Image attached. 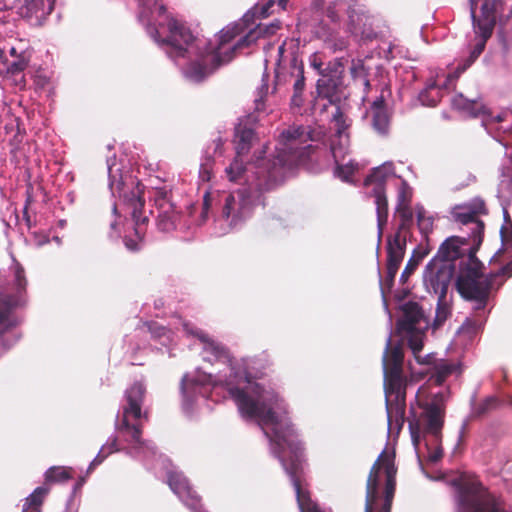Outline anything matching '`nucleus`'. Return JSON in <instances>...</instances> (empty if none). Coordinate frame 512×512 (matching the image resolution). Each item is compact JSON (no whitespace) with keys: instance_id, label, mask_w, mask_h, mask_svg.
I'll return each instance as SVG.
<instances>
[{"instance_id":"46","label":"nucleus","mask_w":512,"mask_h":512,"mask_svg":"<svg viewBox=\"0 0 512 512\" xmlns=\"http://www.w3.org/2000/svg\"><path fill=\"white\" fill-rule=\"evenodd\" d=\"M496 400L494 398H489L486 400L485 405L488 408L490 405L494 404Z\"/></svg>"},{"instance_id":"20","label":"nucleus","mask_w":512,"mask_h":512,"mask_svg":"<svg viewBox=\"0 0 512 512\" xmlns=\"http://www.w3.org/2000/svg\"><path fill=\"white\" fill-rule=\"evenodd\" d=\"M430 362L422 363L417 362L420 365L431 366L432 374L430 379L437 385H441L449 376L459 372V364L447 360H436L433 353Z\"/></svg>"},{"instance_id":"13","label":"nucleus","mask_w":512,"mask_h":512,"mask_svg":"<svg viewBox=\"0 0 512 512\" xmlns=\"http://www.w3.org/2000/svg\"><path fill=\"white\" fill-rule=\"evenodd\" d=\"M254 138L255 135L251 128L241 124L235 128L234 143L236 156L225 169V174L229 181L239 182L245 174L249 173L250 170L244 165L242 156L248 153Z\"/></svg>"},{"instance_id":"2","label":"nucleus","mask_w":512,"mask_h":512,"mask_svg":"<svg viewBox=\"0 0 512 512\" xmlns=\"http://www.w3.org/2000/svg\"><path fill=\"white\" fill-rule=\"evenodd\" d=\"M140 8L139 20L146 23L147 32L155 42L168 45L166 52L169 57H199L183 69L185 78L194 83L202 81L211 72L206 65L208 61L216 62V65L228 63L237 51L249 47L263 35L279 28L274 23L270 27L258 25L233 43L234 38L242 34L246 27L244 20L230 23L215 36V44H210L204 55L200 53V48L206 46V43L194 38L184 25L166 15L165 7L157 0H140Z\"/></svg>"},{"instance_id":"32","label":"nucleus","mask_w":512,"mask_h":512,"mask_svg":"<svg viewBox=\"0 0 512 512\" xmlns=\"http://www.w3.org/2000/svg\"><path fill=\"white\" fill-rule=\"evenodd\" d=\"M292 65H293V68H294L293 75L296 77L295 82H294L295 94H294V97H293V102L296 103L298 95L304 89L305 79H304V74H303L302 63H299L296 57H294L292 59Z\"/></svg>"},{"instance_id":"26","label":"nucleus","mask_w":512,"mask_h":512,"mask_svg":"<svg viewBox=\"0 0 512 512\" xmlns=\"http://www.w3.org/2000/svg\"><path fill=\"white\" fill-rule=\"evenodd\" d=\"M48 489L37 487L26 499L23 504L22 512H41L40 505L47 495Z\"/></svg>"},{"instance_id":"29","label":"nucleus","mask_w":512,"mask_h":512,"mask_svg":"<svg viewBox=\"0 0 512 512\" xmlns=\"http://www.w3.org/2000/svg\"><path fill=\"white\" fill-rule=\"evenodd\" d=\"M428 254V251L426 249H415L412 257L407 262L403 272L400 276V281L402 283H405L409 276L414 272L416 267L418 266L419 262Z\"/></svg>"},{"instance_id":"15","label":"nucleus","mask_w":512,"mask_h":512,"mask_svg":"<svg viewBox=\"0 0 512 512\" xmlns=\"http://www.w3.org/2000/svg\"><path fill=\"white\" fill-rule=\"evenodd\" d=\"M16 295L0 299V335L6 332L9 328L16 325V320L11 318L9 310L25 303V286L26 280L23 269L16 264L14 270Z\"/></svg>"},{"instance_id":"41","label":"nucleus","mask_w":512,"mask_h":512,"mask_svg":"<svg viewBox=\"0 0 512 512\" xmlns=\"http://www.w3.org/2000/svg\"><path fill=\"white\" fill-rule=\"evenodd\" d=\"M124 243L128 250L136 251L140 248V237L137 235L136 240L125 238Z\"/></svg>"},{"instance_id":"53","label":"nucleus","mask_w":512,"mask_h":512,"mask_svg":"<svg viewBox=\"0 0 512 512\" xmlns=\"http://www.w3.org/2000/svg\"><path fill=\"white\" fill-rule=\"evenodd\" d=\"M495 119H496L498 122H499V121H501V117H500V115L496 116V118H495Z\"/></svg>"},{"instance_id":"11","label":"nucleus","mask_w":512,"mask_h":512,"mask_svg":"<svg viewBox=\"0 0 512 512\" xmlns=\"http://www.w3.org/2000/svg\"><path fill=\"white\" fill-rule=\"evenodd\" d=\"M491 286L492 284L475 267L461 270L456 282L460 295L466 300L475 301L476 309L485 306Z\"/></svg>"},{"instance_id":"44","label":"nucleus","mask_w":512,"mask_h":512,"mask_svg":"<svg viewBox=\"0 0 512 512\" xmlns=\"http://www.w3.org/2000/svg\"><path fill=\"white\" fill-rule=\"evenodd\" d=\"M210 207V203H209V195L208 194H205L204 196V202H203V215L206 216L207 214V211Z\"/></svg>"},{"instance_id":"17","label":"nucleus","mask_w":512,"mask_h":512,"mask_svg":"<svg viewBox=\"0 0 512 512\" xmlns=\"http://www.w3.org/2000/svg\"><path fill=\"white\" fill-rule=\"evenodd\" d=\"M153 198L155 207L158 210V228L164 232L173 230L176 227L177 213L168 197V192L163 188L156 189Z\"/></svg>"},{"instance_id":"34","label":"nucleus","mask_w":512,"mask_h":512,"mask_svg":"<svg viewBox=\"0 0 512 512\" xmlns=\"http://www.w3.org/2000/svg\"><path fill=\"white\" fill-rule=\"evenodd\" d=\"M417 222L418 227L423 233H427L432 229L433 218L426 214V211L423 207H417Z\"/></svg>"},{"instance_id":"38","label":"nucleus","mask_w":512,"mask_h":512,"mask_svg":"<svg viewBox=\"0 0 512 512\" xmlns=\"http://www.w3.org/2000/svg\"><path fill=\"white\" fill-rule=\"evenodd\" d=\"M150 330L154 337L159 338V339H162V338L164 339L162 341L163 345H167L166 340L170 341V331L167 330L165 327L159 326L157 324H153L150 327Z\"/></svg>"},{"instance_id":"55","label":"nucleus","mask_w":512,"mask_h":512,"mask_svg":"<svg viewBox=\"0 0 512 512\" xmlns=\"http://www.w3.org/2000/svg\"><path fill=\"white\" fill-rule=\"evenodd\" d=\"M352 33H353V34H358V31H357L356 29H353V30H352Z\"/></svg>"},{"instance_id":"24","label":"nucleus","mask_w":512,"mask_h":512,"mask_svg":"<svg viewBox=\"0 0 512 512\" xmlns=\"http://www.w3.org/2000/svg\"><path fill=\"white\" fill-rule=\"evenodd\" d=\"M452 106L471 117L478 116L484 109L481 103L475 100H469L462 94L456 95L452 99Z\"/></svg>"},{"instance_id":"14","label":"nucleus","mask_w":512,"mask_h":512,"mask_svg":"<svg viewBox=\"0 0 512 512\" xmlns=\"http://www.w3.org/2000/svg\"><path fill=\"white\" fill-rule=\"evenodd\" d=\"M485 213V203L479 198H475L469 203L456 206L452 210V215L458 223L469 226V238H471L473 244L479 245L482 241L484 224L478 218Z\"/></svg>"},{"instance_id":"40","label":"nucleus","mask_w":512,"mask_h":512,"mask_svg":"<svg viewBox=\"0 0 512 512\" xmlns=\"http://www.w3.org/2000/svg\"><path fill=\"white\" fill-rule=\"evenodd\" d=\"M477 329H478V325L474 321L467 319L462 324V326L459 328L458 333L459 334H465V333L471 334V333L476 332Z\"/></svg>"},{"instance_id":"22","label":"nucleus","mask_w":512,"mask_h":512,"mask_svg":"<svg viewBox=\"0 0 512 512\" xmlns=\"http://www.w3.org/2000/svg\"><path fill=\"white\" fill-rule=\"evenodd\" d=\"M405 237L397 232L394 236L388 239L387 243V266L399 267L405 253Z\"/></svg>"},{"instance_id":"16","label":"nucleus","mask_w":512,"mask_h":512,"mask_svg":"<svg viewBox=\"0 0 512 512\" xmlns=\"http://www.w3.org/2000/svg\"><path fill=\"white\" fill-rule=\"evenodd\" d=\"M166 469L168 485L178 498L193 512H204L198 509L199 498L191 489L188 480L183 474L172 468L170 463L166 466Z\"/></svg>"},{"instance_id":"45","label":"nucleus","mask_w":512,"mask_h":512,"mask_svg":"<svg viewBox=\"0 0 512 512\" xmlns=\"http://www.w3.org/2000/svg\"><path fill=\"white\" fill-rule=\"evenodd\" d=\"M200 176L203 180H209V178H210L209 171L205 166H202V168L200 170Z\"/></svg>"},{"instance_id":"25","label":"nucleus","mask_w":512,"mask_h":512,"mask_svg":"<svg viewBox=\"0 0 512 512\" xmlns=\"http://www.w3.org/2000/svg\"><path fill=\"white\" fill-rule=\"evenodd\" d=\"M27 66V61L23 57H15L13 60L5 58L4 50L0 49V75H15L22 72Z\"/></svg>"},{"instance_id":"21","label":"nucleus","mask_w":512,"mask_h":512,"mask_svg":"<svg viewBox=\"0 0 512 512\" xmlns=\"http://www.w3.org/2000/svg\"><path fill=\"white\" fill-rule=\"evenodd\" d=\"M471 238L452 236L447 238L442 245L439 247L437 255L440 259L447 260L452 263L453 260L457 259L462 255V246L468 244Z\"/></svg>"},{"instance_id":"54","label":"nucleus","mask_w":512,"mask_h":512,"mask_svg":"<svg viewBox=\"0 0 512 512\" xmlns=\"http://www.w3.org/2000/svg\"><path fill=\"white\" fill-rule=\"evenodd\" d=\"M113 213L116 214L117 213V208L116 206L113 207Z\"/></svg>"},{"instance_id":"18","label":"nucleus","mask_w":512,"mask_h":512,"mask_svg":"<svg viewBox=\"0 0 512 512\" xmlns=\"http://www.w3.org/2000/svg\"><path fill=\"white\" fill-rule=\"evenodd\" d=\"M107 169L109 176V188L113 195L116 193L120 197H124L128 201L131 202L133 207H142L143 202L141 200V190L139 184H137L136 190L131 193V196L128 197L125 191L126 183L123 181L122 175L119 173L120 169L116 167L115 159L108 158L107 159Z\"/></svg>"},{"instance_id":"42","label":"nucleus","mask_w":512,"mask_h":512,"mask_svg":"<svg viewBox=\"0 0 512 512\" xmlns=\"http://www.w3.org/2000/svg\"><path fill=\"white\" fill-rule=\"evenodd\" d=\"M285 51V43L280 45L277 49V59H276V77L279 78V66H280V58L282 57L283 53Z\"/></svg>"},{"instance_id":"43","label":"nucleus","mask_w":512,"mask_h":512,"mask_svg":"<svg viewBox=\"0 0 512 512\" xmlns=\"http://www.w3.org/2000/svg\"><path fill=\"white\" fill-rule=\"evenodd\" d=\"M399 267L396 266H387V278L390 282H393Z\"/></svg>"},{"instance_id":"37","label":"nucleus","mask_w":512,"mask_h":512,"mask_svg":"<svg viewBox=\"0 0 512 512\" xmlns=\"http://www.w3.org/2000/svg\"><path fill=\"white\" fill-rule=\"evenodd\" d=\"M412 197L410 187L403 182L398 190V204L397 206H409Z\"/></svg>"},{"instance_id":"28","label":"nucleus","mask_w":512,"mask_h":512,"mask_svg":"<svg viewBox=\"0 0 512 512\" xmlns=\"http://www.w3.org/2000/svg\"><path fill=\"white\" fill-rule=\"evenodd\" d=\"M336 86L330 79H319L317 81V92L319 98L327 99L330 104H334L337 100L335 95Z\"/></svg>"},{"instance_id":"50","label":"nucleus","mask_w":512,"mask_h":512,"mask_svg":"<svg viewBox=\"0 0 512 512\" xmlns=\"http://www.w3.org/2000/svg\"><path fill=\"white\" fill-rule=\"evenodd\" d=\"M345 45H346V44L343 42V43H341V45H340L339 47H337L336 49H340V50H341V49H343V48L345 47Z\"/></svg>"},{"instance_id":"23","label":"nucleus","mask_w":512,"mask_h":512,"mask_svg":"<svg viewBox=\"0 0 512 512\" xmlns=\"http://www.w3.org/2000/svg\"><path fill=\"white\" fill-rule=\"evenodd\" d=\"M371 112L374 130L381 135L386 134L389 129V117L383 99H377L373 102Z\"/></svg>"},{"instance_id":"10","label":"nucleus","mask_w":512,"mask_h":512,"mask_svg":"<svg viewBox=\"0 0 512 512\" xmlns=\"http://www.w3.org/2000/svg\"><path fill=\"white\" fill-rule=\"evenodd\" d=\"M393 173V164L391 162H385L381 166L376 167L364 181L367 193L375 198L379 240L381 237L383 225L387 221V199L385 195L384 184L386 178Z\"/></svg>"},{"instance_id":"56","label":"nucleus","mask_w":512,"mask_h":512,"mask_svg":"<svg viewBox=\"0 0 512 512\" xmlns=\"http://www.w3.org/2000/svg\"><path fill=\"white\" fill-rule=\"evenodd\" d=\"M262 14H263L264 16H265V15H267V10L265 9V10L262 12Z\"/></svg>"},{"instance_id":"1","label":"nucleus","mask_w":512,"mask_h":512,"mask_svg":"<svg viewBox=\"0 0 512 512\" xmlns=\"http://www.w3.org/2000/svg\"><path fill=\"white\" fill-rule=\"evenodd\" d=\"M184 330L195 335L202 346L204 361L218 364L217 371L196 370L182 378L183 409L193 411L206 393V385L222 386L237 406L240 416L255 421L270 441L273 454L280 460L294 487L300 512H321L300 481L303 448L289 418L286 404L271 387L258 382L252 359H235L207 334L183 324ZM395 453L382 451L374 462L366 483L364 512H390L396 486Z\"/></svg>"},{"instance_id":"36","label":"nucleus","mask_w":512,"mask_h":512,"mask_svg":"<svg viewBox=\"0 0 512 512\" xmlns=\"http://www.w3.org/2000/svg\"><path fill=\"white\" fill-rule=\"evenodd\" d=\"M500 232H501L503 247H504L505 251H507L509 253V255L512 257V239L506 238V236L504 235L503 227ZM501 273L503 275L512 276V259H511V262L507 266H505L501 269Z\"/></svg>"},{"instance_id":"33","label":"nucleus","mask_w":512,"mask_h":512,"mask_svg":"<svg viewBox=\"0 0 512 512\" xmlns=\"http://www.w3.org/2000/svg\"><path fill=\"white\" fill-rule=\"evenodd\" d=\"M449 314H450V307H449V303L447 301V295H445L443 297L438 296L435 322L437 324H442L448 318Z\"/></svg>"},{"instance_id":"6","label":"nucleus","mask_w":512,"mask_h":512,"mask_svg":"<svg viewBox=\"0 0 512 512\" xmlns=\"http://www.w3.org/2000/svg\"><path fill=\"white\" fill-rule=\"evenodd\" d=\"M145 387L141 382H135L126 390L125 397L127 405L123 410V420L118 427L119 433L128 443L123 449L127 454L135 458H146L155 455L154 447L149 443L140 440L139 425L132 421L140 420L143 416L142 404L144 400Z\"/></svg>"},{"instance_id":"35","label":"nucleus","mask_w":512,"mask_h":512,"mask_svg":"<svg viewBox=\"0 0 512 512\" xmlns=\"http://www.w3.org/2000/svg\"><path fill=\"white\" fill-rule=\"evenodd\" d=\"M396 214L400 218L401 224L400 228L409 227L413 222V211L409 206H397Z\"/></svg>"},{"instance_id":"19","label":"nucleus","mask_w":512,"mask_h":512,"mask_svg":"<svg viewBox=\"0 0 512 512\" xmlns=\"http://www.w3.org/2000/svg\"><path fill=\"white\" fill-rule=\"evenodd\" d=\"M469 65L468 62L463 67H459L455 73L447 75L442 85L433 78L429 79L425 88L419 94V100L422 105L435 106L443 96V91L446 90Z\"/></svg>"},{"instance_id":"7","label":"nucleus","mask_w":512,"mask_h":512,"mask_svg":"<svg viewBox=\"0 0 512 512\" xmlns=\"http://www.w3.org/2000/svg\"><path fill=\"white\" fill-rule=\"evenodd\" d=\"M333 123L336 131L331 139L330 149L335 162L334 175L344 182H352L354 173L361 169L364 164L353 159H347L350 144L348 129L351 120L344 115L339 106H336L333 113Z\"/></svg>"},{"instance_id":"9","label":"nucleus","mask_w":512,"mask_h":512,"mask_svg":"<svg viewBox=\"0 0 512 512\" xmlns=\"http://www.w3.org/2000/svg\"><path fill=\"white\" fill-rule=\"evenodd\" d=\"M469 1L473 31L475 34L474 47L469 57V64H471L483 52L487 40L492 35L496 23V11L498 9V6L501 5V2L499 0H485V2L481 6V16L477 18V2L476 0Z\"/></svg>"},{"instance_id":"3","label":"nucleus","mask_w":512,"mask_h":512,"mask_svg":"<svg viewBox=\"0 0 512 512\" xmlns=\"http://www.w3.org/2000/svg\"><path fill=\"white\" fill-rule=\"evenodd\" d=\"M324 133L321 129L293 126L284 130L276 147V161L264 171L258 161L254 176L245 174L242 179L247 187L240 188L225 197L222 216L230 227H236L252 215L254 207L259 203L260 192L269 188V181L277 176V165L281 168L291 167L303 161L306 152L311 148L308 142L319 141Z\"/></svg>"},{"instance_id":"31","label":"nucleus","mask_w":512,"mask_h":512,"mask_svg":"<svg viewBox=\"0 0 512 512\" xmlns=\"http://www.w3.org/2000/svg\"><path fill=\"white\" fill-rule=\"evenodd\" d=\"M119 450L117 447V439L110 438L100 449L98 455L94 458V460L90 463L88 471H91L96 465L102 463V461L114 451Z\"/></svg>"},{"instance_id":"8","label":"nucleus","mask_w":512,"mask_h":512,"mask_svg":"<svg viewBox=\"0 0 512 512\" xmlns=\"http://www.w3.org/2000/svg\"><path fill=\"white\" fill-rule=\"evenodd\" d=\"M403 315L397 323L399 332L407 339L408 346L416 362L428 363L432 355L421 356L425 338V329L428 327V321L424 317L423 311L415 302H407L402 306Z\"/></svg>"},{"instance_id":"39","label":"nucleus","mask_w":512,"mask_h":512,"mask_svg":"<svg viewBox=\"0 0 512 512\" xmlns=\"http://www.w3.org/2000/svg\"><path fill=\"white\" fill-rule=\"evenodd\" d=\"M309 64H310V67H312L319 74H323V71H322L323 58L320 53L316 52V53L311 54L309 57Z\"/></svg>"},{"instance_id":"27","label":"nucleus","mask_w":512,"mask_h":512,"mask_svg":"<svg viewBox=\"0 0 512 512\" xmlns=\"http://www.w3.org/2000/svg\"><path fill=\"white\" fill-rule=\"evenodd\" d=\"M30 13L39 16L48 15L54 8V0H24Z\"/></svg>"},{"instance_id":"47","label":"nucleus","mask_w":512,"mask_h":512,"mask_svg":"<svg viewBox=\"0 0 512 512\" xmlns=\"http://www.w3.org/2000/svg\"><path fill=\"white\" fill-rule=\"evenodd\" d=\"M262 101L256 100V110L260 111L262 109Z\"/></svg>"},{"instance_id":"5","label":"nucleus","mask_w":512,"mask_h":512,"mask_svg":"<svg viewBox=\"0 0 512 512\" xmlns=\"http://www.w3.org/2000/svg\"><path fill=\"white\" fill-rule=\"evenodd\" d=\"M403 357L401 346H393L391 336H388L382 365L389 431L393 425L400 428L404 422L406 384L403 377Z\"/></svg>"},{"instance_id":"12","label":"nucleus","mask_w":512,"mask_h":512,"mask_svg":"<svg viewBox=\"0 0 512 512\" xmlns=\"http://www.w3.org/2000/svg\"><path fill=\"white\" fill-rule=\"evenodd\" d=\"M454 273V265L447 260L433 257L423 273V283L429 293L447 295V289Z\"/></svg>"},{"instance_id":"4","label":"nucleus","mask_w":512,"mask_h":512,"mask_svg":"<svg viewBox=\"0 0 512 512\" xmlns=\"http://www.w3.org/2000/svg\"><path fill=\"white\" fill-rule=\"evenodd\" d=\"M445 399L446 395L442 392L429 395L426 387L419 388L416 393V403L411 405L409 431L419 459L424 454L423 450L433 463L443 456L441 442Z\"/></svg>"},{"instance_id":"30","label":"nucleus","mask_w":512,"mask_h":512,"mask_svg":"<svg viewBox=\"0 0 512 512\" xmlns=\"http://www.w3.org/2000/svg\"><path fill=\"white\" fill-rule=\"evenodd\" d=\"M71 467H51L45 473L47 482H63L72 477Z\"/></svg>"},{"instance_id":"52","label":"nucleus","mask_w":512,"mask_h":512,"mask_svg":"<svg viewBox=\"0 0 512 512\" xmlns=\"http://www.w3.org/2000/svg\"><path fill=\"white\" fill-rule=\"evenodd\" d=\"M271 48V45H269L267 48H265V54H268V49Z\"/></svg>"},{"instance_id":"49","label":"nucleus","mask_w":512,"mask_h":512,"mask_svg":"<svg viewBox=\"0 0 512 512\" xmlns=\"http://www.w3.org/2000/svg\"><path fill=\"white\" fill-rule=\"evenodd\" d=\"M279 4L281 5L282 9L285 8L286 1L285 0H279Z\"/></svg>"},{"instance_id":"51","label":"nucleus","mask_w":512,"mask_h":512,"mask_svg":"<svg viewBox=\"0 0 512 512\" xmlns=\"http://www.w3.org/2000/svg\"><path fill=\"white\" fill-rule=\"evenodd\" d=\"M111 229L112 230H116V223L115 222L111 223Z\"/></svg>"},{"instance_id":"48","label":"nucleus","mask_w":512,"mask_h":512,"mask_svg":"<svg viewBox=\"0 0 512 512\" xmlns=\"http://www.w3.org/2000/svg\"><path fill=\"white\" fill-rule=\"evenodd\" d=\"M16 49L14 47L10 48V54L15 58Z\"/></svg>"}]
</instances>
